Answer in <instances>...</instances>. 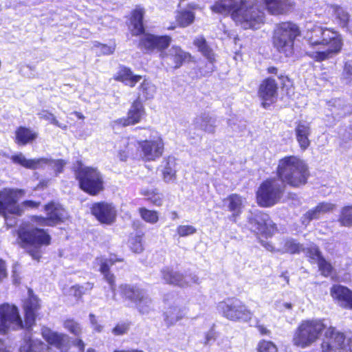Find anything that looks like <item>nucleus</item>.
Listing matches in <instances>:
<instances>
[{
	"label": "nucleus",
	"mask_w": 352,
	"mask_h": 352,
	"mask_svg": "<svg viewBox=\"0 0 352 352\" xmlns=\"http://www.w3.org/2000/svg\"><path fill=\"white\" fill-rule=\"evenodd\" d=\"M276 177L264 179L256 191V202L261 208H270L280 202L286 186L300 188L311 177L306 162L295 155L280 158L275 170Z\"/></svg>",
	"instance_id": "f257e3e1"
},
{
	"label": "nucleus",
	"mask_w": 352,
	"mask_h": 352,
	"mask_svg": "<svg viewBox=\"0 0 352 352\" xmlns=\"http://www.w3.org/2000/svg\"><path fill=\"white\" fill-rule=\"evenodd\" d=\"M210 8L214 13L230 16L244 29L256 30L265 23V13L256 0H216Z\"/></svg>",
	"instance_id": "f03ea898"
},
{
	"label": "nucleus",
	"mask_w": 352,
	"mask_h": 352,
	"mask_svg": "<svg viewBox=\"0 0 352 352\" xmlns=\"http://www.w3.org/2000/svg\"><path fill=\"white\" fill-rule=\"evenodd\" d=\"M305 54L316 62H322L340 54L344 43L341 34L332 28L314 25L307 31Z\"/></svg>",
	"instance_id": "7ed1b4c3"
},
{
	"label": "nucleus",
	"mask_w": 352,
	"mask_h": 352,
	"mask_svg": "<svg viewBox=\"0 0 352 352\" xmlns=\"http://www.w3.org/2000/svg\"><path fill=\"white\" fill-rule=\"evenodd\" d=\"M16 244L31 256L39 262L42 258V247L51 244L52 236L47 230L25 224L16 230Z\"/></svg>",
	"instance_id": "20e7f679"
},
{
	"label": "nucleus",
	"mask_w": 352,
	"mask_h": 352,
	"mask_svg": "<svg viewBox=\"0 0 352 352\" xmlns=\"http://www.w3.org/2000/svg\"><path fill=\"white\" fill-rule=\"evenodd\" d=\"M78 188L90 196H97L104 189L103 175L98 168L85 166L81 160H76L72 167Z\"/></svg>",
	"instance_id": "39448f33"
},
{
	"label": "nucleus",
	"mask_w": 352,
	"mask_h": 352,
	"mask_svg": "<svg viewBox=\"0 0 352 352\" xmlns=\"http://www.w3.org/2000/svg\"><path fill=\"white\" fill-rule=\"evenodd\" d=\"M301 34L299 26L293 21H282L276 24L272 36V44L276 51L286 58L295 52L294 43Z\"/></svg>",
	"instance_id": "423d86ee"
},
{
	"label": "nucleus",
	"mask_w": 352,
	"mask_h": 352,
	"mask_svg": "<svg viewBox=\"0 0 352 352\" xmlns=\"http://www.w3.org/2000/svg\"><path fill=\"white\" fill-rule=\"evenodd\" d=\"M326 329L324 318H312L302 320L293 333L292 342L298 348L310 347L320 338Z\"/></svg>",
	"instance_id": "0eeeda50"
},
{
	"label": "nucleus",
	"mask_w": 352,
	"mask_h": 352,
	"mask_svg": "<svg viewBox=\"0 0 352 352\" xmlns=\"http://www.w3.org/2000/svg\"><path fill=\"white\" fill-rule=\"evenodd\" d=\"M217 308L224 318L234 322H248L253 316L248 307L236 298H229L220 302Z\"/></svg>",
	"instance_id": "6e6552de"
},
{
	"label": "nucleus",
	"mask_w": 352,
	"mask_h": 352,
	"mask_svg": "<svg viewBox=\"0 0 352 352\" xmlns=\"http://www.w3.org/2000/svg\"><path fill=\"white\" fill-rule=\"evenodd\" d=\"M10 160L12 163L30 170L42 168L45 166H48L56 176L63 172L67 164V162L63 159L54 160L47 157L26 159L21 153L12 155Z\"/></svg>",
	"instance_id": "1a4fd4ad"
},
{
	"label": "nucleus",
	"mask_w": 352,
	"mask_h": 352,
	"mask_svg": "<svg viewBox=\"0 0 352 352\" xmlns=\"http://www.w3.org/2000/svg\"><path fill=\"white\" fill-rule=\"evenodd\" d=\"M136 151L144 162H155L161 158L165 151V143L160 135L150 136V139L136 141Z\"/></svg>",
	"instance_id": "9d476101"
},
{
	"label": "nucleus",
	"mask_w": 352,
	"mask_h": 352,
	"mask_svg": "<svg viewBox=\"0 0 352 352\" xmlns=\"http://www.w3.org/2000/svg\"><path fill=\"white\" fill-rule=\"evenodd\" d=\"M172 41V37L168 34L160 35L146 32L140 38L138 47L146 54L157 52L160 54V57L164 59L168 56L166 51L170 47Z\"/></svg>",
	"instance_id": "9b49d317"
},
{
	"label": "nucleus",
	"mask_w": 352,
	"mask_h": 352,
	"mask_svg": "<svg viewBox=\"0 0 352 352\" xmlns=\"http://www.w3.org/2000/svg\"><path fill=\"white\" fill-rule=\"evenodd\" d=\"M25 195L23 189L4 188L0 190V214L7 217L8 214L20 216L23 209L18 204L20 199Z\"/></svg>",
	"instance_id": "f8f14e48"
},
{
	"label": "nucleus",
	"mask_w": 352,
	"mask_h": 352,
	"mask_svg": "<svg viewBox=\"0 0 352 352\" xmlns=\"http://www.w3.org/2000/svg\"><path fill=\"white\" fill-rule=\"evenodd\" d=\"M24 328V322L16 305L8 303L0 305V334L5 335L10 330H19Z\"/></svg>",
	"instance_id": "ddd939ff"
},
{
	"label": "nucleus",
	"mask_w": 352,
	"mask_h": 352,
	"mask_svg": "<svg viewBox=\"0 0 352 352\" xmlns=\"http://www.w3.org/2000/svg\"><path fill=\"white\" fill-rule=\"evenodd\" d=\"M320 344V352H344L346 349V336L336 327L327 325Z\"/></svg>",
	"instance_id": "4468645a"
},
{
	"label": "nucleus",
	"mask_w": 352,
	"mask_h": 352,
	"mask_svg": "<svg viewBox=\"0 0 352 352\" xmlns=\"http://www.w3.org/2000/svg\"><path fill=\"white\" fill-rule=\"evenodd\" d=\"M145 116L146 109L142 101L140 99V97H137L131 102L126 116L113 120L111 122V126L116 128L134 126L140 123Z\"/></svg>",
	"instance_id": "2eb2a0df"
},
{
	"label": "nucleus",
	"mask_w": 352,
	"mask_h": 352,
	"mask_svg": "<svg viewBox=\"0 0 352 352\" xmlns=\"http://www.w3.org/2000/svg\"><path fill=\"white\" fill-rule=\"evenodd\" d=\"M90 212L101 224L112 225L117 218V209L111 202L100 201L91 205Z\"/></svg>",
	"instance_id": "dca6fc26"
},
{
	"label": "nucleus",
	"mask_w": 352,
	"mask_h": 352,
	"mask_svg": "<svg viewBox=\"0 0 352 352\" xmlns=\"http://www.w3.org/2000/svg\"><path fill=\"white\" fill-rule=\"evenodd\" d=\"M248 223L251 225L252 231L259 237L265 238L272 236L277 230L274 223L267 213L260 212L249 219Z\"/></svg>",
	"instance_id": "f3484780"
},
{
	"label": "nucleus",
	"mask_w": 352,
	"mask_h": 352,
	"mask_svg": "<svg viewBox=\"0 0 352 352\" xmlns=\"http://www.w3.org/2000/svg\"><path fill=\"white\" fill-rule=\"evenodd\" d=\"M257 96L261 100V106L267 109L274 104L278 96V85L272 77L263 79L258 85Z\"/></svg>",
	"instance_id": "a211bd4d"
},
{
	"label": "nucleus",
	"mask_w": 352,
	"mask_h": 352,
	"mask_svg": "<svg viewBox=\"0 0 352 352\" xmlns=\"http://www.w3.org/2000/svg\"><path fill=\"white\" fill-rule=\"evenodd\" d=\"M121 296L124 300L135 303L141 314H148L151 309L142 293V290L129 285L121 286Z\"/></svg>",
	"instance_id": "6ab92c4d"
},
{
	"label": "nucleus",
	"mask_w": 352,
	"mask_h": 352,
	"mask_svg": "<svg viewBox=\"0 0 352 352\" xmlns=\"http://www.w3.org/2000/svg\"><path fill=\"white\" fill-rule=\"evenodd\" d=\"M43 209L52 227L65 223L69 218L67 210L58 201L51 200L44 205Z\"/></svg>",
	"instance_id": "aec40b11"
},
{
	"label": "nucleus",
	"mask_w": 352,
	"mask_h": 352,
	"mask_svg": "<svg viewBox=\"0 0 352 352\" xmlns=\"http://www.w3.org/2000/svg\"><path fill=\"white\" fill-rule=\"evenodd\" d=\"M25 329L30 330L36 324V318L41 308L40 300L34 294H30L23 305Z\"/></svg>",
	"instance_id": "412c9836"
},
{
	"label": "nucleus",
	"mask_w": 352,
	"mask_h": 352,
	"mask_svg": "<svg viewBox=\"0 0 352 352\" xmlns=\"http://www.w3.org/2000/svg\"><path fill=\"white\" fill-rule=\"evenodd\" d=\"M329 292L333 301L341 307L352 309V290L350 288L340 284H333Z\"/></svg>",
	"instance_id": "4be33fe9"
},
{
	"label": "nucleus",
	"mask_w": 352,
	"mask_h": 352,
	"mask_svg": "<svg viewBox=\"0 0 352 352\" xmlns=\"http://www.w3.org/2000/svg\"><path fill=\"white\" fill-rule=\"evenodd\" d=\"M144 15L145 9L140 6H137L131 10L129 19L131 25L130 32L132 36H144V34H146Z\"/></svg>",
	"instance_id": "5701e85b"
},
{
	"label": "nucleus",
	"mask_w": 352,
	"mask_h": 352,
	"mask_svg": "<svg viewBox=\"0 0 352 352\" xmlns=\"http://www.w3.org/2000/svg\"><path fill=\"white\" fill-rule=\"evenodd\" d=\"M223 202L231 213L228 219L232 223H236L244 208L243 197L237 193H232L224 198Z\"/></svg>",
	"instance_id": "b1692460"
},
{
	"label": "nucleus",
	"mask_w": 352,
	"mask_h": 352,
	"mask_svg": "<svg viewBox=\"0 0 352 352\" xmlns=\"http://www.w3.org/2000/svg\"><path fill=\"white\" fill-rule=\"evenodd\" d=\"M294 134L300 150L301 151L307 150L311 144L310 124L302 120L297 121L294 129Z\"/></svg>",
	"instance_id": "393cba45"
},
{
	"label": "nucleus",
	"mask_w": 352,
	"mask_h": 352,
	"mask_svg": "<svg viewBox=\"0 0 352 352\" xmlns=\"http://www.w3.org/2000/svg\"><path fill=\"white\" fill-rule=\"evenodd\" d=\"M38 133L33 129L20 125L14 131L13 140L18 146H25L32 144L37 140Z\"/></svg>",
	"instance_id": "a878e982"
},
{
	"label": "nucleus",
	"mask_w": 352,
	"mask_h": 352,
	"mask_svg": "<svg viewBox=\"0 0 352 352\" xmlns=\"http://www.w3.org/2000/svg\"><path fill=\"white\" fill-rule=\"evenodd\" d=\"M267 11L274 15L285 14L294 10V0H262Z\"/></svg>",
	"instance_id": "bb28decb"
},
{
	"label": "nucleus",
	"mask_w": 352,
	"mask_h": 352,
	"mask_svg": "<svg viewBox=\"0 0 352 352\" xmlns=\"http://www.w3.org/2000/svg\"><path fill=\"white\" fill-rule=\"evenodd\" d=\"M109 258L100 261L99 272L103 275L104 278L108 283L111 289H114L116 287V277L111 272L110 267L116 263L124 262V259L115 254H111Z\"/></svg>",
	"instance_id": "cd10ccee"
},
{
	"label": "nucleus",
	"mask_w": 352,
	"mask_h": 352,
	"mask_svg": "<svg viewBox=\"0 0 352 352\" xmlns=\"http://www.w3.org/2000/svg\"><path fill=\"white\" fill-rule=\"evenodd\" d=\"M170 58L172 62L170 69L172 70L178 69L184 64L195 61L193 56L190 52L184 50L179 45L172 46Z\"/></svg>",
	"instance_id": "c85d7f7f"
},
{
	"label": "nucleus",
	"mask_w": 352,
	"mask_h": 352,
	"mask_svg": "<svg viewBox=\"0 0 352 352\" xmlns=\"http://www.w3.org/2000/svg\"><path fill=\"white\" fill-rule=\"evenodd\" d=\"M142 78L141 75L133 74L130 67L122 65L119 66L118 72L113 76L115 81L122 82L129 87H134Z\"/></svg>",
	"instance_id": "c756f323"
},
{
	"label": "nucleus",
	"mask_w": 352,
	"mask_h": 352,
	"mask_svg": "<svg viewBox=\"0 0 352 352\" xmlns=\"http://www.w3.org/2000/svg\"><path fill=\"white\" fill-rule=\"evenodd\" d=\"M177 159L173 155H167L162 160V177L165 182L174 181L177 178Z\"/></svg>",
	"instance_id": "7c9ffc66"
},
{
	"label": "nucleus",
	"mask_w": 352,
	"mask_h": 352,
	"mask_svg": "<svg viewBox=\"0 0 352 352\" xmlns=\"http://www.w3.org/2000/svg\"><path fill=\"white\" fill-rule=\"evenodd\" d=\"M162 278L165 283L183 287L187 285L183 274L175 271L170 267H165L161 270Z\"/></svg>",
	"instance_id": "2f4dec72"
},
{
	"label": "nucleus",
	"mask_w": 352,
	"mask_h": 352,
	"mask_svg": "<svg viewBox=\"0 0 352 352\" xmlns=\"http://www.w3.org/2000/svg\"><path fill=\"white\" fill-rule=\"evenodd\" d=\"M336 208V205L330 202L322 201L315 207L309 210L304 214V219L308 222L314 219H318L322 214L332 212Z\"/></svg>",
	"instance_id": "473e14b6"
},
{
	"label": "nucleus",
	"mask_w": 352,
	"mask_h": 352,
	"mask_svg": "<svg viewBox=\"0 0 352 352\" xmlns=\"http://www.w3.org/2000/svg\"><path fill=\"white\" fill-rule=\"evenodd\" d=\"M193 45L198 51L211 63L215 61V55L204 36H199L193 41Z\"/></svg>",
	"instance_id": "72a5a7b5"
},
{
	"label": "nucleus",
	"mask_w": 352,
	"mask_h": 352,
	"mask_svg": "<svg viewBox=\"0 0 352 352\" xmlns=\"http://www.w3.org/2000/svg\"><path fill=\"white\" fill-rule=\"evenodd\" d=\"M333 13L338 21V25L345 29L346 30H349V23L351 21L350 14L349 12L345 10L342 7L338 5H334L332 7Z\"/></svg>",
	"instance_id": "f704fd0d"
},
{
	"label": "nucleus",
	"mask_w": 352,
	"mask_h": 352,
	"mask_svg": "<svg viewBox=\"0 0 352 352\" xmlns=\"http://www.w3.org/2000/svg\"><path fill=\"white\" fill-rule=\"evenodd\" d=\"M164 321L169 327L184 318L183 310L177 306H170L164 314Z\"/></svg>",
	"instance_id": "c9c22d12"
},
{
	"label": "nucleus",
	"mask_w": 352,
	"mask_h": 352,
	"mask_svg": "<svg viewBox=\"0 0 352 352\" xmlns=\"http://www.w3.org/2000/svg\"><path fill=\"white\" fill-rule=\"evenodd\" d=\"M141 195L145 197V200L153 206L160 207L163 204V195L157 189H144Z\"/></svg>",
	"instance_id": "e433bc0d"
},
{
	"label": "nucleus",
	"mask_w": 352,
	"mask_h": 352,
	"mask_svg": "<svg viewBox=\"0 0 352 352\" xmlns=\"http://www.w3.org/2000/svg\"><path fill=\"white\" fill-rule=\"evenodd\" d=\"M338 221L340 226L352 227V205H346L340 208Z\"/></svg>",
	"instance_id": "4c0bfd02"
},
{
	"label": "nucleus",
	"mask_w": 352,
	"mask_h": 352,
	"mask_svg": "<svg viewBox=\"0 0 352 352\" xmlns=\"http://www.w3.org/2000/svg\"><path fill=\"white\" fill-rule=\"evenodd\" d=\"M144 233L139 232L135 234H131L129 239V248L135 253L140 254L144 250L143 238Z\"/></svg>",
	"instance_id": "58836bf2"
},
{
	"label": "nucleus",
	"mask_w": 352,
	"mask_h": 352,
	"mask_svg": "<svg viewBox=\"0 0 352 352\" xmlns=\"http://www.w3.org/2000/svg\"><path fill=\"white\" fill-rule=\"evenodd\" d=\"M140 218L146 223L155 224L159 221V212L155 210H150L146 207H140L138 210Z\"/></svg>",
	"instance_id": "ea45409f"
},
{
	"label": "nucleus",
	"mask_w": 352,
	"mask_h": 352,
	"mask_svg": "<svg viewBox=\"0 0 352 352\" xmlns=\"http://www.w3.org/2000/svg\"><path fill=\"white\" fill-rule=\"evenodd\" d=\"M283 252L290 254H298L304 251L303 245L294 239H287L284 241Z\"/></svg>",
	"instance_id": "a19ab883"
},
{
	"label": "nucleus",
	"mask_w": 352,
	"mask_h": 352,
	"mask_svg": "<svg viewBox=\"0 0 352 352\" xmlns=\"http://www.w3.org/2000/svg\"><path fill=\"white\" fill-rule=\"evenodd\" d=\"M195 14L190 10H181L176 16V22L179 27L186 28L193 23Z\"/></svg>",
	"instance_id": "79ce46f5"
},
{
	"label": "nucleus",
	"mask_w": 352,
	"mask_h": 352,
	"mask_svg": "<svg viewBox=\"0 0 352 352\" xmlns=\"http://www.w3.org/2000/svg\"><path fill=\"white\" fill-rule=\"evenodd\" d=\"M138 96L142 101L147 100L153 98V89L151 82L147 79H144L139 85L138 88Z\"/></svg>",
	"instance_id": "37998d69"
},
{
	"label": "nucleus",
	"mask_w": 352,
	"mask_h": 352,
	"mask_svg": "<svg viewBox=\"0 0 352 352\" xmlns=\"http://www.w3.org/2000/svg\"><path fill=\"white\" fill-rule=\"evenodd\" d=\"M43 342L40 340H34L31 336H25L20 347L21 352H36Z\"/></svg>",
	"instance_id": "c03bdc74"
},
{
	"label": "nucleus",
	"mask_w": 352,
	"mask_h": 352,
	"mask_svg": "<svg viewBox=\"0 0 352 352\" xmlns=\"http://www.w3.org/2000/svg\"><path fill=\"white\" fill-rule=\"evenodd\" d=\"M63 327L76 337H79L82 334V327L80 324L74 318H67L63 321Z\"/></svg>",
	"instance_id": "a18cd8bd"
},
{
	"label": "nucleus",
	"mask_w": 352,
	"mask_h": 352,
	"mask_svg": "<svg viewBox=\"0 0 352 352\" xmlns=\"http://www.w3.org/2000/svg\"><path fill=\"white\" fill-rule=\"evenodd\" d=\"M318 270L320 272V274L324 277L331 276L333 274L335 273V269L332 264L326 260V258L323 256L320 258L318 262Z\"/></svg>",
	"instance_id": "49530a36"
},
{
	"label": "nucleus",
	"mask_w": 352,
	"mask_h": 352,
	"mask_svg": "<svg viewBox=\"0 0 352 352\" xmlns=\"http://www.w3.org/2000/svg\"><path fill=\"white\" fill-rule=\"evenodd\" d=\"M302 252L305 253V256L308 258L309 262L314 261L318 262L320 260V258L323 257L319 247L316 244H313L306 248H304V251Z\"/></svg>",
	"instance_id": "de8ad7c7"
},
{
	"label": "nucleus",
	"mask_w": 352,
	"mask_h": 352,
	"mask_svg": "<svg viewBox=\"0 0 352 352\" xmlns=\"http://www.w3.org/2000/svg\"><path fill=\"white\" fill-rule=\"evenodd\" d=\"M257 352H278V347L271 340L262 339L258 341L256 345Z\"/></svg>",
	"instance_id": "09e8293b"
},
{
	"label": "nucleus",
	"mask_w": 352,
	"mask_h": 352,
	"mask_svg": "<svg viewBox=\"0 0 352 352\" xmlns=\"http://www.w3.org/2000/svg\"><path fill=\"white\" fill-rule=\"evenodd\" d=\"M176 231L180 237H184L195 234L197 229L190 225H180L177 226Z\"/></svg>",
	"instance_id": "8fccbe9b"
},
{
	"label": "nucleus",
	"mask_w": 352,
	"mask_h": 352,
	"mask_svg": "<svg viewBox=\"0 0 352 352\" xmlns=\"http://www.w3.org/2000/svg\"><path fill=\"white\" fill-rule=\"evenodd\" d=\"M130 322L117 323L112 329V333L115 336L126 334L130 328Z\"/></svg>",
	"instance_id": "3c124183"
},
{
	"label": "nucleus",
	"mask_w": 352,
	"mask_h": 352,
	"mask_svg": "<svg viewBox=\"0 0 352 352\" xmlns=\"http://www.w3.org/2000/svg\"><path fill=\"white\" fill-rule=\"evenodd\" d=\"M31 221L41 226L52 227L47 216L43 217L42 215H33L31 217Z\"/></svg>",
	"instance_id": "603ef678"
},
{
	"label": "nucleus",
	"mask_w": 352,
	"mask_h": 352,
	"mask_svg": "<svg viewBox=\"0 0 352 352\" xmlns=\"http://www.w3.org/2000/svg\"><path fill=\"white\" fill-rule=\"evenodd\" d=\"M129 142H127L124 149H120L118 151V157L121 161H126L129 157L132 155L133 150L129 148Z\"/></svg>",
	"instance_id": "864d4df0"
},
{
	"label": "nucleus",
	"mask_w": 352,
	"mask_h": 352,
	"mask_svg": "<svg viewBox=\"0 0 352 352\" xmlns=\"http://www.w3.org/2000/svg\"><path fill=\"white\" fill-rule=\"evenodd\" d=\"M41 206L40 201L34 200H25L21 202V208L23 209H36Z\"/></svg>",
	"instance_id": "5fc2aeb1"
},
{
	"label": "nucleus",
	"mask_w": 352,
	"mask_h": 352,
	"mask_svg": "<svg viewBox=\"0 0 352 352\" xmlns=\"http://www.w3.org/2000/svg\"><path fill=\"white\" fill-rule=\"evenodd\" d=\"M42 118L46 120H48L51 124L57 126L58 127H62L60 124L57 120L54 115L49 111H46L45 113L42 116Z\"/></svg>",
	"instance_id": "6e6d98bb"
},
{
	"label": "nucleus",
	"mask_w": 352,
	"mask_h": 352,
	"mask_svg": "<svg viewBox=\"0 0 352 352\" xmlns=\"http://www.w3.org/2000/svg\"><path fill=\"white\" fill-rule=\"evenodd\" d=\"M278 78L279 79L280 82V87L281 89H285V87H288L291 83L292 81L288 76L285 74H280L278 76Z\"/></svg>",
	"instance_id": "4d7b16f0"
},
{
	"label": "nucleus",
	"mask_w": 352,
	"mask_h": 352,
	"mask_svg": "<svg viewBox=\"0 0 352 352\" xmlns=\"http://www.w3.org/2000/svg\"><path fill=\"white\" fill-rule=\"evenodd\" d=\"M255 327L257 329L261 336H270L271 335V331L263 324H260L258 321L255 324Z\"/></svg>",
	"instance_id": "13d9d810"
},
{
	"label": "nucleus",
	"mask_w": 352,
	"mask_h": 352,
	"mask_svg": "<svg viewBox=\"0 0 352 352\" xmlns=\"http://www.w3.org/2000/svg\"><path fill=\"white\" fill-rule=\"evenodd\" d=\"M98 48H100L104 54H111L113 53V48L108 46L107 44L98 43L95 45Z\"/></svg>",
	"instance_id": "bf43d9fd"
},
{
	"label": "nucleus",
	"mask_w": 352,
	"mask_h": 352,
	"mask_svg": "<svg viewBox=\"0 0 352 352\" xmlns=\"http://www.w3.org/2000/svg\"><path fill=\"white\" fill-rule=\"evenodd\" d=\"M8 276L6 262L0 258V281Z\"/></svg>",
	"instance_id": "052dcab7"
},
{
	"label": "nucleus",
	"mask_w": 352,
	"mask_h": 352,
	"mask_svg": "<svg viewBox=\"0 0 352 352\" xmlns=\"http://www.w3.org/2000/svg\"><path fill=\"white\" fill-rule=\"evenodd\" d=\"M49 182L50 180L46 179L40 180L38 183L36 184V186L34 187V190H44L48 186Z\"/></svg>",
	"instance_id": "680f3d73"
},
{
	"label": "nucleus",
	"mask_w": 352,
	"mask_h": 352,
	"mask_svg": "<svg viewBox=\"0 0 352 352\" xmlns=\"http://www.w3.org/2000/svg\"><path fill=\"white\" fill-rule=\"evenodd\" d=\"M266 70L267 74L276 75L278 74V69L275 66H270Z\"/></svg>",
	"instance_id": "e2e57ef3"
},
{
	"label": "nucleus",
	"mask_w": 352,
	"mask_h": 352,
	"mask_svg": "<svg viewBox=\"0 0 352 352\" xmlns=\"http://www.w3.org/2000/svg\"><path fill=\"white\" fill-rule=\"evenodd\" d=\"M113 352H144L138 349H116Z\"/></svg>",
	"instance_id": "0e129e2a"
},
{
	"label": "nucleus",
	"mask_w": 352,
	"mask_h": 352,
	"mask_svg": "<svg viewBox=\"0 0 352 352\" xmlns=\"http://www.w3.org/2000/svg\"><path fill=\"white\" fill-rule=\"evenodd\" d=\"M280 277H282L284 279L286 283L288 284L289 283V276L287 271L282 272L280 274Z\"/></svg>",
	"instance_id": "69168bd1"
},
{
	"label": "nucleus",
	"mask_w": 352,
	"mask_h": 352,
	"mask_svg": "<svg viewBox=\"0 0 352 352\" xmlns=\"http://www.w3.org/2000/svg\"><path fill=\"white\" fill-rule=\"evenodd\" d=\"M136 129H145L148 131L150 133H154L155 132V130L150 126H139L137 127Z\"/></svg>",
	"instance_id": "338daca9"
},
{
	"label": "nucleus",
	"mask_w": 352,
	"mask_h": 352,
	"mask_svg": "<svg viewBox=\"0 0 352 352\" xmlns=\"http://www.w3.org/2000/svg\"><path fill=\"white\" fill-rule=\"evenodd\" d=\"M283 307L291 309L292 308V304L290 302H285L283 304Z\"/></svg>",
	"instance_id": "774afa93"
}]
</instances>
